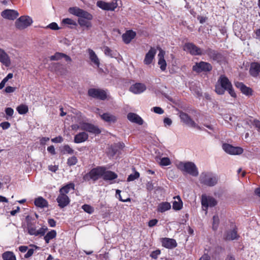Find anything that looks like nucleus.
I'll use <instances>...</instances> for the list:
<instances>
[{"mask_svg": "<svg viewBox=\"0 0 260 260\" xmlns=\"http://www.w3.org/2000/svg\"><path fill=\"white\" fill-rule=\"evenodd\" d=\"M199 181L203 185L212 187L217 184L218 178L217 175L211 172H204L200 174Z\"/></svg>", "mask_w": 260, "mask_h": 260, "instance_id": "1", "label": "nucleus"}, {"mask_svg": "<svg viewBox=\"0 0 260 260\" xmlns=\"http://www.w3.org/2000/svg\"><path fill=\"white\" fill-rule=\"evenodd\" d=\"M178 168L192 176L196 177L199 175L198 168L192 162H180L178 165Z\"/></svg>", "mask_w": 260, "mask_h": 260, "instance_id": "2", "label": "nucleus"}, {"mask_svg": "<svg viewBox=\"0 0 260 260\" xmlns=\"http://www.w3.org/2000/svg\"><path fill=\"white\" fill-rule=\"evenodd\" d=\"M104 171V167H97L96 168L91 169L90 172L86 174L83 176V180L85 181H89L92 180L95 181L99 179V178L102 176Z\"/></svg>", "mask_w": 260, "mask_h": 260, "instance_id": "3", "label": "nucleus"}, {"mask_svg": "<svg viewBox=\"0 0 260 260\" xmlns=\"http://www.w3.org/2000/svg\"><path fill=\"white\" fill-rule=\"evenodd\" d=\"M32 23V19L26 16H23L19 17L15 21V26L19 29H23L27 27Z\"/></svg>", "mask_w": 260, "mask_h": 260, "instance_id": "4", "label": "nucleus"}, {"mask_svg": "<svg viewBox=\"0 0 260 260\" xmlns=\"http://www.w3.org/2000/svg\"><path fill=\"white\" fill-rule=\"evenodd\" d=\"M212 70V66L210 63L203 61L196 63L192 67V70L197 73L207 72Z\"/></svg>", "mask_w": 260, "mask_h": 260, "instance_id": "5", "label": "nucleus"}, {"mask_svg": "<svg viewBox=\"0 0 260 260\" xmlns=\"http://www.w3.org/2000/svg\"><path fill=\"white\" fill-rule=\"evenodd\" d=\"M184 50L188 51L192 55H202L204 54V51L192 43H185Z\"/></svg>", "mask_w": 260, "mask_h": 260, "instance_id": "6", "label": "nucleus"}, {"mask_svg": "<svg viewBox=\"0 0 260 260\" xmlns=\"http://www.w3.org/2000/svg\"><path fill=\"white\" fill-rule=\"evenodd\" d=\"M89 96L101 100H105L107 98V93L101 89L90 88L88 91Z\"/></svg>", "mask_w": 260, "mask_h": 260, "instance_id": "7", "label": "nucleus"}, {"mask_svg": "<svg viewBox=\"0 0 260 260\" xmlns=\"http://www.w3.org/2000/svg\"><path fill=\"white\" fill-rule=\"evenodd\" d=\"M96 5L101 9L106 11H114L118 6L116 0H113L110 3H107L102 1H98Z\"/></svg>", "mask_w": 260, "mask_h": 260, "instance_id": "8", "label": "nucleus"}, {"mask_svg": "<svg viewBox=\"0 0 260 260\" xmlns=\"http://www.w3.org/2000/svg\"><path fill=\"white\" fill-rule=\"evenodd\" d=\"M202 205L203 209L207 211L208 207H213L217 205L216 200L212 197L202 196L201 200Z\"/></svg>", "mask_w": 260, "mask_h": 260, "instance_id": "9", "label": "nucleus"}, {"mask_svg": "<svg viewBox=\"0 0 260 260\" xmlns=\"http://www.w3.org/2000/svg\"><path fill=\"white\" fill-rule=\"evenodd\" d=\"M80 129L95 135H98L101 132L98 126L87 122H81Z\"/></svg>", "mask_w": 260, "mask_h": 260, "instance_id": "10", "label": "nucleus"}, {"mask_svg": "<svg viewBox=\"0 0 260 260\" xmlns=\"http://www.w3.org/2000/svg\"><path fill=\"white\" fill-rule=\"evenodd\" d=\"M222 148L226 153L232 155H239L243 152V149L241 147H234L226 143L222 145Z\"/></svg>", "mask_w": 260, "mask_h": 260, "instance_id": "11", "label": "nucleus"}, {"mask_svg": "<svg viewBox=\"0 0 260 260\" xmlns=\"http://www.w3.org/2000/svg\"><path fill=\"white\" fill-rule=\"evenodd\" d=\"M179 117L181 119V121L187 125L201 129L200 127L194 122V121L187 114L183 112H180L179 113Z\"/></svg>", "mask_w": 260, "mask_h": 260, "instance_id": "12", "label": "nucleus"}, {"mask_svg": "<svg viewBox=\"0 0 260 260\" xmlns=\"http://www.w3.org/2000/svg\"><path fill=\"white\" fill-rule=\"evenodd\" d=\"M204 54H207L211 59L217 62L220 61L222 58V55L220 53L211 48L205 50Z\"/></svg>", "mask_w": 260, "mask_h": 260, "instance_id": "13", "label": "nucleus"}, {"mask_svg": "<svg viewBox=\"0 0 260 260\" xmlns=\"http://www.w3.org/2000/svg\"><path fill=\"white\" fill-rule=\"evenodd\" d=\"M162 246L168 249H173L177 247V243L174 239L164 238L161 239Z\"/></svg>", "mask_w": 260, "mask_h": 260, "instance_id": "14", "label": "nucleus"}, {"mask_svg": "<svg viewBox=\"0 0 260 260\" xmlns=\"http://www.w3.org/2000/svg\"><path fill=\"white\" fill-rule=\"evenodd\" d=\"M19 13L18 12L14 10L7 9L2 12L3 17L10 20L16 19Z\"/></svg>", "mask_w": 260, "mask_h": 260, "instance_id": "15", "label": "nucleus"}, {"mask_svg": "<svg viewBox=\"0 0 260 260\" xmlns=\"http://www.w3.org/2000/svg\"><path fill=\"white\" fill-rule=\"evenodd\" d=\"M146 89L145 84L141 83H137L132 85L129 87V90L135 94H140Z\"/></svg>", "mask_w": 260, "mask_h": 260, "instance_id": "16", "label": "nucleus"}, {"mask_svg": "<svg viewBox=\"0 0 260 260\" xmlns=\"http://www.w3.org/2000/svg\"><path fill=\"white\" fill-rule=\"evenodd\" d=\"M249 74L253 77H256L260 75V64L253 62L251 63L249 68Z\"/></svg>", "mask_w": 260, "mask_h": 260, "instance_id": "17", "label": "nucleus"}, {"mask_svg": "<svg viewBox=\"0 0 260 260\" xmlns=\"http://www.w3.org/2000/svg\"><path fill=\"white\" fill-rule=\"evenodd\" d=\"M56 201L58 203V206L61 208H63L68 205L70 201L68 196L63 194H59Z\"/></svg>", "mask_w": 260, "mask_h": 260, "instance_id": "18", "label": "nucleus"}, {"mask_svg": "<svg viewBox=\"0 0 260 260\" xmlns=\"http://www.w3.org/2000/svg\"><path fill=\"white\" fill-rule=\"evenodd\" d=\"M0 62L8 67L11 64V60L7 53L3 49L0 48Z\"/></svg>", "mask_w": 260, "mask_h": 260, "instance_id": "19", "label": "nucleus"}, {"mask_svg": "<svg viewBox=\"0 0 260 260\" xmlns=\"http://www.w3.org/2000/svg\"><path fill=\"white\" fill-rule=\"evenodd\" d=\"M127 119L132 122L142 125L143 120L140 116L134 113H129L127 115Z\"/></svg>", "mask_w": 260, "mask_h": 260, "instance_id": "20", "label": "nucleus"}, {"mask_svg": "<svg viewBox=\"0 0 260 260\" xmlns=\"http://www.w3.org/2000/svg\"><path fill=\"white\" fill-rule=\"evenodd\" d=\"M156 50L154 48L151 47L150 49L149 50V51L146 53L145 55L144 60V62L145 63V64H149L152 62L154 57V56L156 54Z\"/></svg>", "mask_w": 260, "mask_h": 260, "instance_id": "21", "label": "nucleus"}, {"mask_svg": "<svg viewBox=\"0 0 260 260\" xmlns=\"http://www.w3.org/2000/svg\"><path fill=\"white\" fill-rule=\"evenodd\" d=\"M88 139V135L85 132H80L74 137V142L75 143H81L84 142Z\"/></svg>", "mask_w": 260, "mask_h": 260, "instance_id": "22", "label": "nucleus"}, {"mask_svg": "<svg viewBox=\"0 0 260 260\" xmlns=\"http://www.w3.org/2000/svg\"><path fill=\"white\" fill-rule=\"evenodd\" d=\"M136 35V32L133 30H127L122 35V40L125 44H128L135 37Z\"/></svg>", "mask_w": 260, "mask_h": 260, "instance_id": "23", "label": "nucleus"}, {"mask_svg": "<svg viewBox=\"0 0 260 260\" xmlns=\"http://www.w3.org/2000/svg\"><path fill=\"white\" fill-rule=\"evenodd\" d=\"M217 83L220 84L224 89H227L232 86L229 79L224 75H221L218 80Z\"/></svg>", "mask_w": 260, "mask_h": 260, "instance_id": "24", "label": "nucleus"}, {"mask_svg": "<svg viewBox=\"0 0 260 260\" xmlns=\"http://www.w3.org/2000/svg\"><path fill=\"white\" fill-rule=\"evenodd\" d=\"M103 174V178L105 181H111L117 178V175L114 172L111 171H106V168L104 167V171Z\"/></svg>", "mask_w": 260, "mask_h": 260, "instance_id": "25", "label": "nucleus"}, {"mask_svg": "<svg viewBox=\"0 0 260 260\" xmlns=\"http://www.w3.org/2000/svg\"><path fill=\"white\" fill-rule=\"evenodd\" d=\"M88 52L91 62L96 66L97 67H99L100 64V60L94 51L91 49H88Z\"/></svg>", "mask_w": 260, "mask_h": 260, "instance_id": "26", "label": "nucleus"}, {"mask_svg": "<svg viewBox=\"0 0 260 260\" xmlns=\"http://www.w3.org/2000/svg\"><path fill=\"white\" fill-rule=\"evenodd\" d=\"M235 85L237 88L240 89V90L243 93L246 95H249L251 93V88L246 86L242 82H237L235 83Z\"/></svg>", "mask_w": 260, "mask_h": 260, "instance_id": "27", "label": "nucleus"}, {"mask_svg": "<svg viewBox=\"0 0 260 260\" xmlns=\"http://www.w3.org/2000/svg\"><path fill=\"white\" fill-rule=\"evenodd\" d=\"M34 203L36 206L42 208L48 206V203L47 200L41 197L36 199Z\"/></svg>", "mask_w": 260, "mask_h": 260, "instance_id": "28", "label": "nucleus"}, {"mask_svg": "<svg viewBox=\"0 0 260 260\" xmlns=\"http://www.w3.org/2000/svg\"><path fill=\"white\" fill-rule=\"evenodd\" d=\"M101 117L104 121L109 123H114L117 120L116 116L109 113H104Z\"/></svg>", "mask_w": 260, "mask_h": 260, "instance_id": "29", "label": "nucleus"}, {"mask_svg": "<svg viewBox=\"0 0 260 260\" xmlns=\"http://www.w3.org/2000/svg\"><path fill=\"white\" fill-rule=\"evenodd\" d=\"M171 206L170 203L165 202L160 203L158 206L157 211L159 212L163 213L171 209Z\"/></svg>", "mask_w": 260, "mask_h": 260, "instance_id": "30", "label": "nucleus"}, {"mask_svg": "<svg viewBox=\"0 0 260 260\" xmlns=\"http://www.w3.org/2000/svg\"><path fill=\"white\" fill-rule=\"evenodd\" d=\"M177 199L178 201H175L173 203V209L175 210H180L182 209L183 206L182 202L179 196H176L174 198Z\"/></svg>", "mask_w": 260, "mask_h": 260, "instance_id": "31", "label": "nucleus"}, {"mask_svg": "<svg viewBox=\"0 0 260 260\" xmlns=\"http://www.w3.org/2000/svg\"><path fill=\"white\" fill-rule=\"evenodd\" d=\"M74 184L71 183L61 187L59 190V194H66L69 193L71 189H74Z\"/></svg>", "mask_w": 260, "mask_h": 260, "instance_id": "32", "label": "nucleus"}, {"mask_svg": "<svg viewBox=\"0 0 260 260\" xmlns=\"http://www.w3.org/2000/svg\"><path fill=\"white\" fill-rule=\"evenodd\" d=\"M237 237V231L235 230L228 231L226 233L225 239L226 240H233Z\"/></svg>", "mask_w": 260, "mask_h": 260, "instance_id": "33", "label": "nucleus"}, {"mask_svg": "<svg viewBox=\"0 0 260 260\" xmlns=\"http://www.w3.org/2000/svg\"><path fill=\"white\" fill-rule=\"evenodd\" d=\"M90 20L83 19V18H79L78 23L81 27H85L87 28H89L91 27L92 25Z\"/></svg>", "mask_w": 260, "mask_h": 260, "instance_id": "34", "label": "nucleus"}, {"mask_svg": "<svg viewBox=\"0 0 260 260\" xmlns=\"http://www.w3.org/2000/svg\"><path fill=\"white\" fill-rule=\"evenodd\" d=\"M2 257L4 260H16L15 255L11 251L5 252L2 254Z\"/></svg>", "mask_w": 260, "mask_h": 260, "instance_id": "35", "label": "nucleus"}, {"mask_svg": "<svg viewBox=\"0 0 260 260\" xmlns=\"http://www.w3.org/2000/svg\"><path fill=\"white\" fill-rule=\"evenodd\" d=\"M56 236V232L55 230H51L44 237V240L46 243H49L50 240L54 238Z\"/></svg>", "mask_w": 260, "mask_h": 260, "instance_id": "36", "label": "nucleus"}, {"mask_svg": "<svg viewBox=\"0 0 260 260\" xmlns=\"http://www.w3.org/2000/svg\"><path fill=\"white\" fill-rule=\"evenodd\" d=\"M79 18H83L87 20H91L93 18L92 15L87 11L81 9Z\"/></svg>", "mask_w": 260, "mask_h": 260, "instance_id": "37", "label": "nucleus"}, {"mask_svg": "<svg viewBox=\"0 0 260 260\" xmlns=\"http://www.w3.org/2000/svg\"><path fill=\"white\" fill-rule=\"evenodd\" d=\"M17 111L20 114H25L28 111V107L23 104H21L17 107Z\"/></svg>", "mask_w": 260, "mask_h": 260, "instance_id": "38", "label": "nucleus"}, {"mask_svg": "<svg viewBox=\"0 0 260 260\" xmlns=\"http://www.w3.org/2000/svg\"><path fill=\"white\" fill-rule=\"evenodd\" d=\"M219 223V219L217 215H215L213 217L212 228L215 231L217 229Z\"/></svg>", "mask_w": 260, "mask_h": 260, "instance_id": "39", "label": "nucleus"}, {"mask_svg": "<svg viewBox=\"0 0 260 260\" xmlns=\"http://www.w3.org/2000/svg\"><path fill=\"white\" fill-rule=\"evenodd\" d=\"M27 229L28 230V233L31 235L36 236V233L37 232V230H36L35 227H33L30 223L27 222Z\"/></svg>", "mask_w": 260, "mask_h": 260, "instance_id": "40", "label": "nucleus"}, {"mask_svg": "<svg viewBox=\"0 0 260 260\" xmlns=\"http://www.w3.org/2000/svg\"><path fill=\"white\" fill-rule=\"evenodd\" d=\"M81 9L79 8L72 7V8H70L69 9V11L71 14L79 17L80 12H81Z\"/></svg>", "mask_w": 260, "mask_h": 260, "instance_id": "41", "label": "nucleus"}, {"mask_svg": "<svg viewBox=\"0 0 260 260\" xmlns=\"http://www.w3.org/2000/svg\"><path fill=\"white\" fill-rule=\"evenodd\" d=\"M139 177H140L139 173L135 171L134 174H130L128 176V177L127 179V181H128V182L133 181L135 180V179H138Z\"/></svg>", "mask_w": 260, "mask_h": 260, "instance_id": "42", "label": "nucleus"}, {"mask_svg": "<svg viewBox=\"0 0 260 260\" xmlns=\"http://www.w3.org/2000/svg\"><path fill=\"white\" fill-rule=\"evenodd\" d=\"M82 208L83 209V210L85 212H86L89 214H91L94 211L93 208L89 205H87V204L83 205L82 206Z\"/></svg>", "mask_w": 260, "mask_h": 260, "instance_id": "43", "label": "nucleus"}, {"mask_svg": "<svg viewBox=\"0 0 260 260\" xmlns=\"http://www.w3.org/2000/svg\"><path fill=\"white\" fill-rule=\"evenodd\" d=\"M124 147L123 143H118L114 144L112 148L114 154H115L119 149H122Z\"/></svg>", "mask_w": 260, "mask_h": 260, "instance_id": "44", "label": "nucleus"}, {"mask_svg": "<svg viewBox=\"0 0 260 260\" xmlns=\"http://www.w3.org/2000/svg\"><path fill=\"white\" fill-rule=\"evenodd\" d=\"M226 89L218 83L215 86V91L218 94H223Z\"/></svg>", "mask_w": 260, "mask_h": 260, "instance_id": "45", "label": "nucleus"}, {"mask_svg": "<svg viewBox=\"0 0 260 260\" xmlns=\"http://www.w3.org/2000/svg\"><path fill=\"white\" fill-rule=\"evenodd\" d=\"M159 164L161 166H166L171 164V161L168 157H162L160 159Z\"/></svg>", "mask_w": 260, "mask_h": 260, "instance_id": "46", "label": "nucleus"}, {"mask_svg": "<svg viewBox=\"0 0 260 260\" xmlns=\"http://www.w3.org/2000/svg\"><path fill=\"white\" fill-rule=\"evenodd\" d=\"M158 64L161 71H164L166 69L167 63L165 59H158Z\"/></svg>", "mask_w": 260, "mask_h": 260, "instance_id": "47", "label": "nucleus"}, {"mask_svg": "<svg viewBox=\"0 0 260 260\" xmlns=\"http://www.w3.org/2000/svg\"><path fill=\"white\" fill-rule=\"evenodd\" d=\"M62 53L56 52L54 55L50 57L51 60H58L62 58Z\"/></svg>", "mask_w": 260, "mask_h": 260, "instance_id": "48", "label": "nucleus"}, {"mask_svg": "<svg viewBox=\"0 0 260 260\" xmlns=\"http://www.w3.org/2000/svg\"><path fill=\"white\" fill-rule=\"evenodd\" d=\"M77 162V159L75 156H72L68 158L67 164L69 166L75 165Z\"/></svg>", "mask_w": 260, "mask_h": 260, "instance_id": "49", "label": "nucleus"}, {"mask_svg": "<svg viewBox=\"0 0 260 260\" xmlns=\"http://www.w3.org/2000/svg\"><path fill=\"white\" fill-rule=\"evenodd\" d=\"M62 22L64 24L73 25L75 26H76L77 25V23L74 20L70 18L63 19L62 20Z\"/></svg>", "mask_w": 260, "mask_h": 260, "instance_id": "50", "label": "nucleus"}, {"mask_svg": "<svg viewBox=\"0 0 260 260\" xmlns=\"http://www.w3.org/2000/svg\"><path fill=\"white\" fill-rule=\"evenodd\" d=\"M104 51L105 55L109 56L111 57H113V55L112 53V50H111L108 47L105 46V47H104Z\"/></svg>", "mask_w": 260, "mask_h": 260, "instance_id": "51", "label": "nucleus"}, {"mask_svg": "<svg viewBox=\"0 0 260 260\" xmlns=\"http://www.w3.org/2000/svg\"><path fill=\"white\" fill-rule=\"evenodd\" d=\"M47 230V228H40L39 230H37V232L36 233V236H39V235H40V236H44L46 232V231Z\"/></svg>", "mask_w": 260, "mask_h": 260, "instance_id": "52", "label": "nucleus"}, {"mask_svg": "<svg viewBox=\"0 0 260 260\" xmlns=\"http://www.w3.org/2000/svg\"><path fill=\"white\" fill-rule=\"evenodd\" d=\"M160 254V250L159 249L156 250L151 252L150 254V256L153 258L156 259L158 257V255H159Z\"/></svg>", "mask_w": 260, "mask_h": 260, "instance_id": "53", "label": "nucleus"}, {"mask_svg": "<svg viewBox=\"0 0 260 260\" xmlns=\"http://www.w3.org/2000/svg\"><path fill=\"white\" fill-rule=\"evenodd\" d=\"M47 27L49 28L52 30H58L59 28L57 24L55 22H52L50 23L47 26Z\"/></svg>", "mask_w": 260, "mask_h": 260, "instance_id": "54", "label": "nucleus"}, {"mask_svg": "<svg viewBox=\"0 0 260 260\" xmlns=\"http://www.w3.org/2000/svg\"><path fill=\"white\" fill-rule=\"evenodd\" d=\"M251 124L257 128L258 132H260V121L254 119L253 121H251Z\"/></svg>", "mask_w": 260, "mask_h": 260, "instance_id": "55", "label": "nucleus"}, {"mask_svg": "<svg viewBox=\"0 0 260 260\" xmlns=\"http://www.w3.org/2000/svg\"><path fill=\"white\" fill-rule=\"evenodd\" d=\"M146 186L147 190L149 191L152 190L154 188V185L152 182L150 181L146 183Z\"/></svg>", "mask_w": 260, "mask_h": 260, "instance_id": "56", "label": "nucleus"}, {"mask_svg": "<svg viewBox=\"0 0 260 260\" xmlns=\"http://www.w3.org/2000/svg\"><path fill=\"white\" fill-rule=\"evenodd\" d=\"M63 150L69 154H72L74 152V150L68 145H66L64 146Z\"/></svg>", "mask_w": 260, "mask_h": 260, "instance_id": "57", "label": "nucleus"}, {"mask_svg": "<svg viewBox=\"0 0 260 260\" xmlns=\"http://www.w3.org/2000/svg\"><path fill=\"white\" fill-rule=\"evenodd\" d=\"M6 114L9 116H12L14 113V110L11 108H7L5 109Z\"/></svg>", "mask_w": 260, "mask_h": 260, "instance_id": "58", "label": "nucleus"}, {"mask_svg": "<svg viewBox=\"0 0 260 260\" xmlns=\"http://www.w3.org/2000/svg\"><path fill=\"white\" fill-rule=\"evenodd\" d=\"M153 111L157 114H162L164 113V110L160 107H155L153 108Z\"/></svg>", "mask_w": 260, "mask_h": 260, "instance_id": "59", "label": "nucleus"}, {"mask_svg": "<svg viewBox=\"0 0 260 260\" xmlns=\"http://www.w3.org/2000/svg\"><path fill=\"white\" fill-rule=\"evenodd\" d=\"M193 90L194 93L197 95V96L200 97L202 96V92L200 88L197 87L195 89H193Z\"/></svg>", "mask_w": 260, "mask_h": 260, "instance_id": "60", "label": "nucleus"}, {"mask_svg": "<svg viewBox=\"0 0 260 260\" xmlns=\"http://www.w3.org/2000/svg\"><path fill=\"white\" fill-rule=\"evenodd\" d=\"M0 125L3 129H6L10 126V124L8 122H3L1 123Z\"/></svg>", "mask_w": 260, "mask_h": 260, "instance_id": "61", "label": "nucleus"}, {"mask_svg": "<svg viewBox=\"0 0 260 260\" xmlns=\"http://www.w3.org/2000/svg\"><path fill=\"white\" fill-rule=\"evenodd\" d=\"M34 252V249H29L27 252V253L24 255L25 258H29L30 257Z\"/></svg>", "mask_w": 260, "mask_h": 260, "instance_id": "62", "label": "nucleus"}, {"mask_svg": "<svg viewBox=\"0 0 260 260\" xmlns=\"http://www.w3.org/2000/svg\"><path fill=\"white\" fill-rule=\"evenodd\" d=\"M164 122L165 123V126H170L172 124V121L170 118L166 117L164 119Z\"/></svg>", "mask_w": 260, "mask_h": 260, "instance_id": "63", "label": "nucleus"}, {"mask_svg": "<svg viewBox=\"0 0 260 260\" xmlns=\"http://www.w3.org/2000/svg\"><path fill=\"white\" fill-rule=\"evenodd\" d=\"M157 222L158 220L156 219L150 220L148 222V226L149 227H153L155 225Z\"/></svg>", "mask_w": 260, "mask_h": 260, "instance_id": "64", "label": "nucleus"}]
</instances>
